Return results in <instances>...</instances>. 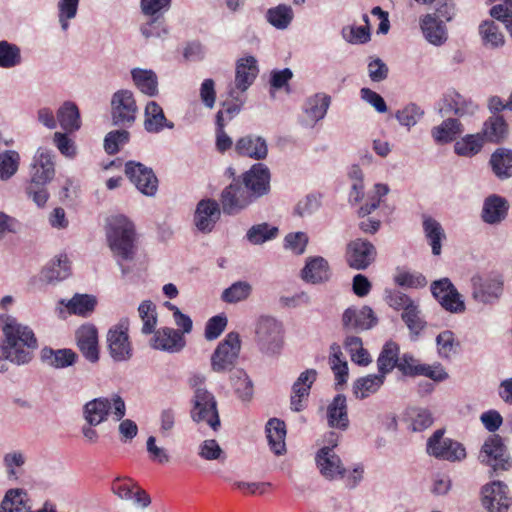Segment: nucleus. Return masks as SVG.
I'll return each instance as SVG.
<instances>
[{
  "mask_svg": "<svg viewBox=\"0 0 512 512\" xmlns=\"http://www.w3.org/2000/svg\"><path fill=\"white\" fill-rule=\"evenodd\" d=\"M0 327L4 335L0 343L1 358L18 366L28 364L38 347L33 330L8 314H0Z\"/></svg>",
  "mask_w": 512,
  "mask_h": 512,
  "instance_id": "obj_1",
  "label": "nucleus"
},
{
  "mask_svg": "<svg viewBox=\"0 0 512 512\" xmlns=\"http://www.w3.org/2000/svg\"><path fill=\"white\" fill-rule=\"evenodd\" d=\"M106 239L113 255L118 259L122 273L127 270L122 261L133 260L136 252V231L132 221L124 215L111 216L106 224Z\"/></svg>",
  "mask_w": 512,
  "mask_h": 512,
  "instance_id": "obj_2",
  "label": "nucleus"
},
{
  "mask_svg": "<svg viewBox=\"0 0 512 512\" xmlns=\"http://www.w3.org/2000/svg\"><path fill=\"white\" fill-rule=\"evenodd\" d=\"M284 326L275 317L262 315L255 324V341L267 356H277L284 347Z\"/></svg>",
  "mask_w": 512,
  "mask_h": 512,
  "instance_id": "obj_3",
  "label": "nucleus"
},
{
  "mask_svg": "<svg viewBox=\"0 0 512 512\" xmlns=\"http://www.w3.org/2000/svg\"><path fill=\"white\" fill-rule=\"evenodd\" d=\"M113 415L115 421H120L126 414L124 400L117 394L108 397H99L88 401L83 406V418L91 425H100Z\"/></svg>",
  "mask_w": 512,
  "mask_h": 512,
  "instance_id": "obj_4",
  "label": "nucleus"
},
{
  "mask_svg": "<svg viewBox=\"0 0 512 512\" xmlns=\"http://www.w3.org/2000/svg\"><path fill=\"white\" fill-rule=\"evenodd\" d=\"M129 326V319L122 318L107 332L108 352L115 362H127L133 357L134 349L129 336Z\"/></svg>",
  "mask_w": 512,
  "mask_h": 512,
  "instance_id": "obj_5",
  "label": "nucleus"
},
{
  "mask_svg": "<svg viewBox=\"0 0 512 512\" xmlns=\"http://www.w3.org/2000/svg\"><path fill=\"white\" fill-rule=\"evenodd\" d=\"M445 431L438 429L428 438L426 444L427 453L439 460L448 462H461L466 456V449L462 443L444 437Z\"/></svg>",
  "mask_w": 512,
  "mask_h": 512,
  "instance_id": "obj_6",
  "label": "nucleus"
},
{
  "mask_svg": "<svg viewBox=\"0 0 512 512\" xmlns=\"http://www.w3.org/2000/svg\"><path fill=\"white\" fill-rule=\"evenodd\" d=\"M138 107L134 94L128 89L116 91L111 97V119L115 126L131 127L137 117Z\"/></svg>",
  "mask_w": 512,
  "mask_h": 512,
  "instance_id": "obj_7",
  "label": "nucleus"
},
{
  "mask_svg": "<svg viewBox=\"0 0 512 512\" xmlns=\"http://www.w3.org/2000/svg\"><path fill=\"white\" fill-rule=\"evenodd\" d=\"M191 417L195 422L207 423L214 431L220 427L216 399L205 388H198L194 392Z\"/></svg>",
  "mask_w": 512,
  "mask_h": 512,
  "instance_id": "obj_8",
  "label": "nucleus"
},
{
  "mask_svg": "<svg viewBox=\"0 0 512 512\" xmlns=\"http://www.w3.org/2000/svg\"><path fill=\"white\" fill-rule=\"evenodd\" d=\"M478 458L481 463L490 466L494 471H506L512 465V459L503 439L496 434L490 435L484 441Z\"/></svg>",
  "mask_w": 512,
  "mask_h": 512,
  "instance_id": "obj_9",
  "label": "nucleus"
},
{
  "mask_svg": "<svg viewBox=\"0 0 512 512\" xmlns=\"http://www.w3.org/2000/svg\"><path fill=\"white\" fill-rule=\"evenodd\" d=\"M241 341L239 334L230 332L221 341L211 356V368L220 373L231 370L239 356Z\"/></svg>",
  "mask_w": 512,
  "mask_h": 512,
  "instance_id": "obj_10",
  "label": "nucleus"
},
{
  "mask_svg": "<svg viewBox=\"0 0 512 512\" xmlns=\"http://www.w3.org/2000/svg\"><path fill=\"white\" fill-rule=\"evenodd\" d=\"M220 202L224 214L237 215L255 200L240 182V179H234L230 185L222 190Z\"/></svg>",
  "mask_w": 512,
  "mask_h": 512,
  "instance_id": "obj_11",
  "label": "nucleus"
},
{
  "mask_svg": "<svg viewBox=\"0 0 512 512\" xmlns=\"http://www.w3.org/2000/svg\"><path fill=\"white\" fill-rule=\"evenodd\" d=\"M238 179L256 201L270 192L271 174L263 163L253 164Z\"/></svg>",
  "mask_w": 512,
  "mask_h": 512,
  "instance_id": "obj_12",
  "label": "nucleus"
},
{
  "mask_svg": "<svg viewBox=\"0 0 512 512\" xmlns=\"http://www.w3.org/2000/svg\"><path fill=\"white\" fill-rule=\"evenodd\" d=\"M376 257V247L368 240L357 238L347 244L345 259L352 269L365 270L374 263Z\"/></svg>",
  "mask_w": 512,
  "mask_h": 512,
  "instance_id": "obj_13",
  "label": "nucleus"
},
{
  "mask_svg": "<svg viewBox=\"0 0 512 512\" xmlns=\"http://www.w3.org/2000/svg\"><path fill=\"white\" fill-rule=\"evenodd\" d=\"M125 174L135 187L146 196H154L158 189V179L152 168L136 162L125 163Z\"/></svg>",
  "mask_w": 512,
  "mask_h": 512,
  "instance_id": "obj_14",
  "label": "nucleus"
},
{
  "mask_svg": "<svg viewBox=\"0 0 512 512\" xmlns=\"http://www.w3.org/2000/svg\"><path fill=\"white\" fill-rule=\"evenodd\" d=\"M431 292L439 304L451 313L465 311V303L450 279L442 278L431 284Z\"/></svg>",
  "mask_w": 512,
  "mask_h": 512,
  "instance_id": "obj_15",
  "label": "nucleus"
},
{
  "mask_svg": "<svg viewBox=\"0 0 512 512\" xmlns=\"http://www.w3.org/2000/svg\"><path fill=\"white\" fill-rule=\"evenodd\" d=\"M222 207L211 198L200 200L195 208L193 223L198 231L207 234L213 231L221 218Z\"/></svg>",
  "mask_w": 512,
  "mask_h": 512,
  "instance_id": "obj_16",
  "label": "nucleus"
},
{
  "mask_svg": "<svg viewBox=\"0 0 512 512\" xmlns=\"http://www.w3.org/2000/svg\"><path fill=\"white\" fill-rule=\"evenodd\" d=\"M472 297L482 304H494L497 302L504 290V283L500 277L482 278L475 276L471 279Z\"/></svg>",
  "mask_w": 512,
  "mask_h": 512,
  "instance_id": "obj_17",
  "label": "nucleus"
},
{
  "mask_svg": "<svg viewBox=\"0 0 512 512\" xmlns=\"http://www.w3.org/2000/svg\"><path fill=\"white\" fill-rule=\"evenodd\" d=\"M55 173L54 153L47 148H38L30 164L29 180L49 184L54 179Z\"/></svg>",
  "mask_w": 512,
  "mask_h": 512,
  "instance_id": "obj_18",
  "label": "nucleus"
},
{
  "mask_svg": "<svg viewBox=\"0 0 512 512\" xmlns=\"http://www.w3.org/2000/svg\"><path fill=\"white\" fill-rule=\"evenodd\" d=\"M258 72L259 69L255 57L246 56L239 59L236 63L235 86L229 89V96L239 101L238 91L245 92L255 81Z\"/></svg>",
  "mask_w": 512,
  "mask_h": 512,
  "instance_id": "obj_19",
  "label": "nucleus"
},
{
  "mask_svg": "<svg viewBox=\"0 0 512 512\" xmlns=\"http://www.w3.org/2000/svg\"><path fill=\"white\" fill-rule=\"evenodd\" d=\"M111 491L120 499L133 501L135 505L146 508L150 505V496L130 478L117 477L111 484Z\"/></svg>",
  "mask_w": 512,
  "mask_h": 512,
  "instance_id": "obj_20",
  "label": "nucleus"
},
{
  "mask_svg": "<svg viewBox=\"0 0 512 512\" xmlns=\"http://www.w3.org/2000/svg\"><path fill=\"white\" fill-rule=\"evenodd\" d=\"M315 369H306L296 379L292 385L290 396V408L292 411L300 412L306 407V402L310 394V389L317 379Z\"/></svg>",
  "mask_w": 512,
  "mask_h": 512,
  "instance_id": "obj_21",
  "label": "nucleus"
},
{
  "mask_svg": "<svg viewBox=\"0 0 512 512\" xmlns=\"http://www.w3.org/2000/svg\"><path fill=\"white\" fill-rule=\"evenodd\" d=\"M321 475L328 480L343 478L346 469L340 457L331 450V447H322L315 457Z\"/></svg>",
  "mask_w": 512,
  "mask_h": 512,
  "instance_id": "obj_22",
  "label": "nucleus"
},
{
  "mask_svg": "<svg viewBox=\"0 0 512 512\" xmlns=\"http://www.w3.org/2000/svg\"><path fill=\"white\" fill-rule=\"evenodd\" d=\"M153 333L154 335L150 340V346L153 349L168 353H178L186 345L183 334L173 328L163 327L154 330Z\"/></svg>",
  "mask_w": 512,
  "mask_h": 512,
  "instance_id": "obj_23",
  "label": "nucleus"
},
{
  "mask_svg": "<svg viewBox=\"0 0 512 512\" xmlns=\"http://www.w3.org/2000/svg\"><path fill=\"white\" fill-rule=\"evenodd\" d=\"M483 504L490 512H505L511 504L507 486L494 481L483 488Z\"/></svg>",
  "mask_w": 512,
  "mask_h": 512,
  "instance_id": "obj_24",
  "label": "nucleus"
},
{
  "mask_svg": "<svg viewBox=\"0 0 512 512\" xmlns=\"http://www.w3.org/2000/svg\"><path fill=\"white\" fill-rule=\"evenodd\" d=\"M342 322L347 329L363 331L376 325L377 318L373 310L368 306L361 308L350 307L344 311Z\"/></svg>",
  "mask_w": 512,
  "mask_h": 512,
  "instance_id": "obj_25",
  "label": "nucleus"
},
{
  "mask_svg": "<svg viewBox=\"0 0 512 512\" xmlns=\"http://www.w3.org/2000/svg\"><path fill=\"white\" fill-rule=\"evenodd\" d=\"M234 148L238 155L249 157L257 161L266 159L268 155L266 140L261 136L253 134L239 138Z\"/></svg>",
  "mask_w": 512,
  "mask_h": 512,
  "instance_id": "obj_26",
  "label": "nucleus"
},
{
  "mask_svg": "<svg viewBox=\"0 0 512 512\" xmlns=\"http://www.w3.org/2000/svg\"><path fill=\"white\" fill-rule=\"evenodd\" d=\"M77 346L83 356L91 363L99 360L98 332L93 325H82L76 331Z\"/></svg>",
  "mask_w": 512,
  "mask_h": 512,
  "instance_id": "obj_27",
  "label": "nucleus"
},
{
  "mask_svg": "<svg viewBox=\"0 0 512 512\" xmlns=\"http://www.w3.org/2000/svg\"><path fill=\"white\" fill-rule=\"evenodd\" d=\"M444 108L460 118L472 117L478 110V104L455 90L448 91L443 98Z\"/></svg>",
  "mask_w": 512,
  "mask_h": 512,
  "instance_id": "obj_28",
  "label": "nucleus"
},
{
  "mask_svg": "<svg viewBox=\"0 0 512 512\" xmlns=\"http://www.w3.org/2000/svg\"><path fill=\"white\" fill-rule=\"evenodd\" d=\"M331 272L328 261L321 256L309 257L301 270L305 282L319 284L330 279Z\"/></svg>",
  "mask_w": 512,
  "mask_h": 512,
  "instance_id": "obj_29",
  "label": "nucleus"
},
{
  "mask_svg": "<svg viewBox=\"0 0 512 512\" xmlns=\"http://www.w3.org/2000/svg\"><path fill=\"white\" fill-rule=\"evenodd\" d=\"M420 27L424 38L434 46H441L447 41V29L443 21L435 15H424L420 19Z\"/></svg>",
  "mask_w": 512,
  "mask_h": 512,
  "instance_id": "obj_30",
  "label": "nucleus"
},
{
  "mask_svg": "<svg viewBox=\"0 0 512 512\" xmlns=\"http://www.w3.org/2000/svg\"><path fill=\"white\" fill-rule=\"evenodd\" d=\"M144 116V128L149 133H160L164 128H174V123L167 120L163 109L155 101L147 103Z\"/></svg>",
  "mask_w": 512,
  "mask_h": 512,
  "instance_id": "obj_31",
  "label": "nucleus"
},
{
  "mask_svg": "<svg viewBox=\"0 0 512 512\" xmlns=\"http://www.w3.org/2000/svg\"><path fill=\"white\" fill-rule=\"evenodd\" d=\"M347 401L343 394H337L327 407L328 425L332 428L346 430L349 426Z\"/></svg>",
  "mask_w": 512,
  "mask_h": 512,
  "instance_id": "obj_32",
  "label": "nucleus"
},
{
  "mask_svg": "<svg viewBox=\"0 0 512 512\" xmlns=\"http://www.w3.org/2000/svg\"><path fill=\"white\" fill-rule=\"evenodd\" d=\"M70 274V264L66 255H58L41 271L40 280L51 284L66 279Z\"/></svg>",
  "mask_w": 512,
  "mask_h": 512,
  "instance_id": "obj_33",
  "label": "nucleus"
},
{
  "mask_svg": "<svg viewBox=\"0 0 512 512\" xmlns=\"http://www.w3.org/2000/svg\"><path fill=\"white\" fill-rule=\"evenodd\" d=\"M41 360L55 369H64L72 366L77 359V354L71 349H57L44 347L40 352Z\"/></svg>",
  "mask_w": 512,
  "mask_h": 512,
  "instance_id": "obj_34",
  "label": "nucleus"
},
{
  "mask_svg": "<svg viewBox=\"0 0 512 512\" xmlns=\"http://www.w3.org/2000/svg\"><path fill=\"white\" fill-rule=\"evenodd\" d=\"M270 449L276 455H282L286 451V425L278 418H271L265 427Z\"/></svg>",
  "mask_w": 512,
  "mask_h": 512,
  "instance_id": "obj_35",
  "label": "nucleus"
},
{
  "mask_svg": "<svg viewBox=\"0 0 512 512\" xmlns=\"http://www.w3.org/2000/svg\"><path fill=\"white\" fill-rule=\"evenodd\" d=\"M482 138L490 143L502 142L508 134V124L501 115H492L484 123L481 132Z\"/></svg>",
  "mask_w": 512,
  "mask_h": 512,
  "instance_id": "obj_36",
  "label": "nucleus"
},
{
  "mask_svg": "<svg viewBox=\"0 0 512 512\" xmlns=\"http://www.w3.org/2000/svg\"><path fill=\"white\" fill-rule=\"evenodd\" d=\"M28 455L24 450L12 449L6 452L2 458V464L9 480H18L24 472Z\"/></svg>",
  "mask_w": 512,
  "mask_h": 512,
  "instance_id": "obj_37",
  "label": "nucleus"
},
{
  "mask_svg": "<svg viewBox=\"0 0 512 512\" xmlns=\"http://www.w3.org/2000/svg\"><path fill=\"white\" fill-rule=\"evenodd\" d=\"M0 512H30L27 492L20 488L6 491L0 503Z\"/></svg>",
  "mask_w": 512,
  "mask_h": 512,
  "instance_id": "obj_38",
  "label": "nucleus"
},
{
  "mask_svg": "<svg viewBox=\"0 0 512 512\" xmlns=\"http://www.w3.org/2000/svg\"><path fill=\"white\" fill-rule=\"evenodd\" d=\"M507 201L497 195L486 198L482 210V219L488 224H496L501 222L507 215Z\"/></svg>",
  "mask_w": 512,
  "mask_h": 512,
  "instance_id": "obj_39",
  "label": "nucleus"
},
{
  "mask_svg": "<svg viewBox=\"0 0 512 512\" xmlns=\"http://www.w3.org/2000/svg\"><path fill=\"white\" fill-rule=\"evenodd\" d=\"M331 104V97L325 93H316L306 99L303 111L307 118L313 122L322 120Z\"/></svg>",
  "mask_w": 512,
  "mask_h": 512,
  "instance_id": "obj_40",
  "label": "nucleus"
},
{
  "mask_svg": "<svg viewBox=\"0 0 512 512\" xmlns=\"http://www.w3.org/2000/svg\"><path fill=\"white\" fill-rule=\"evenodd\" d=\"M464 131L462 123L456 118H447L431 130L434 141L438 144L450 143Z\"/></svg>",
  "mask_w": 512,
  "mask_h": 512,
  "instance_id": "obj_41",
  "label": "nucleus"
},
{
  "mask_svg": "<svg viewBox=\"0 0 512 512\" xmlns=\"http://www.w3.org/2000/svg\"><path fill=\"white\" fill-rule=\"evenodd\" d=\"M134 85L143 94L153 97L158 94V77L153 70L134 68L131 70Z\"/></svg>",
  "mask_w": 512,
  "mask_h": 512,
  "instance_id": "obj_42",
  "label": "nucleus"
},
{
  "mask_svg": "<svg viewBox=\"0 0 512 512\" xmlns=\"http://www.w3.org/2000/svg\"><path fill=\"white\" fill-rule=\"evenodd\" d=\"M385 376L378 374H369L367 376L358 378L353 383V393L357 399H365L372 394H375L384 384Z\"/></svg>",
  "mask_w": 512,
  "mask_h": 512,
  "instance_id": "obj_43",
  "label": "nucleus"
},
{
  "mask_svg": "<svg viewBox=\"0 0 512 512\" xmlns=\"http://www.w3.org/2000/svg\"><path fill=\"white\" fill-rule=\"evenodd\" d=\"M265 19L275 29L286 30L294 19V11L290 5L279 4L266 11Z\"/></svg>",
  "mask_w": 512,
  "mask_h": 512,
  "instance_id": "obj_44",
  "label": "nucleus"
},
{
  "mask_svg": "<svg viewBox=\"0 0 512 512\" xmlns=\"http://www.w3.org/2000/svg\"><path fill=\"white\" fill-rule=\"evenodd\" d=\"M423 230L425 237L431 246L433 255H440L442 241L446 238L444 229L441 224L430 216H424Z\"/></svg>",
  "mask_w": 512,
  "mask_h": 512,
  "instance_id": "obj_45",
  "label": "nucleus"
},
{
  "mask_svg": "<svg viewBox=\"0 0 512 512\" xmlns=\"http://www.w3.org/2000/svg\"><path fill=\"white\" fill-rule=\"evenodd\" d=\"M479 35L483 45L490 49H497L505 44V37L499 26L492 20H485L479 25Z\"/></svg>",
  "mask_w": 512,
  "mask_h": 512,
  "instance_id": "obj_46",
  "label": "nucleus"
},
{
  "mask_svg": "<svg viewBox=\"0 0 512 512\" xmlns=\"http://www.w3.org/2000/svg\"><path fill=\"white\" fill-rule=\"evenodd\" d=\"M57 120L63 130L77 131L81 126L79 109L75 103L67 101L57 111Z\"/></svg>",
  "mask_w": 512,
  "mask_h": 512,
  "instance_id": "obj_47",
  "label": "nucleus"
},
{
  "mask_svg": "<svg viewBox=\"0 0 512 512\" xmlns=\"http://www.w3.org/2000/svg\"><path fill=\"white\" fill-rule=\"evenodd\" d=\"M398 361L399 346L393 341L385 343L377 359L379 373L386 377L388 373L398 366Z\"/></svg>",
  "mask_w": 512,
  "mask_h": 512,
  "instance_id": "obj_48",
  "label": "nucleus"
},
{
  "mask_svg": "<svg viewBox=\"0 0 512 512\" xmlns=\"http://www.w3.org/2000/svg\"><path fill=\"white\" fill-rule=\"evenodd\" d=\"M490 164L495 175L501 179L512 176V151L499 148L491 156Z\"/></svg>",
  "mask_w": 512,
  "mask_h": 512,
  "instance_id": "obj_49",
  "label": "nucleus"
},
{
  "mask_svg": "<svg viewBox=\"0 0 512 512\" xmlns=\"http://www.w3.org/2000/svg\"><path fill=\"white\" fill-rule=\"evenodd\" d=\"M150 19L143 23L140 27V32L143 37L149 39L164 40L169 34V29L165 23L163 15L149 16Z\"/></svg>",
  "mask_w": 512,
  "mask_h": 512,
  "instance_id": "obj_50",
  "label": "nucleus"
},
{
  "mask_svg": "<svg viewBox=\"0 0 512 512\" xmlns=\"http://www.w3.org/2000/svg\"><path fill=\"white\" fill-rule=\"evenodd\" d=\"M484 144V140L480 133L467 134L454 144V151L459 156L472 157L478 154Z\"/></svg>",
  "mask_w": 512,
  "mask_h": 512,
  "instance_id": "obj_51",
  "label": "nucleus"
},
{
  "mask_svg": "<svg viewBox=\"0 0 512 512\" xmlns=\"http://www.w3.org/2000/svg\"><path fill=\"white\" fill-rule=\"evenodd\" d=\"M21 49L7 40H0V68L12 69L22 63Z\"/></svg>",
  "mask_w": 512,
  "mask_h": 512,
  "instance_id": "obj_52",
  "label": "nucleus"
},
{
  "mask_svg": "<svg viewBox=\"0 0 512 512\" xmlns=\"http://www.w3.org/2000/svg\"><path fill=\"white\" fill-rule=\"evenodd\" d=\"M231 384L235 393L243 401H249L253 396V383L247 373L242 369L233 370L230 375Z\"/></svg>",
  "mask_w": 512,
  "mask_h": 512,
  "instance_id": "obj_53",
  "label": "nucleus"
},
{
  "mask_svg": "<svg viewBox=\"0 0 512 512\" xmlns=\"http://www.w3.org/2000/svg\"><path fill=\"white\" fill-rule=\"evenodd\" d=\"M331 354L329 363L331 369L335 375L337 385H342L347 382L348 378V365L345 360L342 359L341 348L338 344L334 343L330 347Z\"/></svg>",
  "mask_w": 512,
  "mask_h": 512,
  "instance_id": "obj_54",
  "label": "nucleus"
},
{
  "mask_svg": "<svg viewBox=\"0 0 512 512\" xmlns=\"http://www.w3.org/2000/svg\"><path fill=\"white\" fill-rule=\"evenodd\" d=\"M252 293V286L247 281H236L224 289L221 299L229 304L245 301Z\"/></svg>",
  "mask_w": 512,
  "mask_h": 512,
  "instance_id": "obj_55",
  "label": "nucleus"
},
{
  "mask_svg": "<svg viewBox=\"0 0 512 512\" xmlns=\"http://www.w3.org/2000/svg\"><path fill=\"white\" fill-rule=\"evenodd\" d=\"M138 314L142 321L141 333L144 335L152 334L157 325V311L155 304L150 300H145L138 307Z\"/></svg>",
  "mask_w": 512,
  "mask_h": 512,
  "instance_id": "obj_56",
  "label": "nucleus"
},
{
  "mask_svg": "<svg viewBox=\"0 0 512 512\" xmlns=\"http://www.w3.org/2000/svg\"><path fill=\"white\" fill-rule=\"evenodd\" d=\"M20 154L15 150H6L0 153V179L7 181L18 171Z\"/></svg>",
  "mask_w": 512,
  "mask_h": 512,
  "instance_id": "obj_57",
  "label": "nucleus"
},
{
  "mask_svg": "<svg viewBox=\"0 0 512 512\" xmlns=\"http://www.w3.org/2000/svg\"><path fill=\"white\" fill-rule=\"evenodd\" d=\"M60 304L64 305L70 313L84 316L93 311L96 304V300L94 297L86 294H76L72 299L68 300L67 302L61 300Z\"/></svg>",
  "mask_w": 512,
  "mask_h": 512,
  "instance_id": "obj_58",
  "label": "nucleus"
},
{
  "mask_svg": "<svg viewBox=\"0 0 512 512\" xmlns=\"http://www.w3.org/2000/svg\"><path fill=\"white\" fill-rule=\"evenodd\" d=\"M278 234L277 227L267 223L253 225L246 233L247 240L253 245H260L274 239Z\"/></svg>",
  "mask_w": 512,
  "mask_h": 512,
  "instance_id": "obj_59",
  "label": "nucleus"
},
{
  "mask_svg": "<svg viewBox=\"0 0 512 512\" xmlns=\"http://www.w3.org/2000/svg\"><path fill=\"white\" fill-rule=\"evenodd\" d=\"M437 352L440 358L450 359L459 346V342L455 338V334L450 330L439 333L436 337Z\"/></svg>",
  "mask_w": 512,
  "mask_h": 512,
  "instance_id": "obj_60",
  "label": "nucleus"
},
{
  "mask_svg": "<svg viewBox=\"0 0 512 512\" xmlns=\"http://www.w3.org/2000/svg\"><path fill=\"white\" fill-rule=\"evenodd\" d=\"M401 318L412 335L418 336L426 327V321L421 316V310L417 303L402 312Z\"/></svg>",
  "mask_w": 512,
  "mask_h": 512,
  "instance_id": "obj_61",
  "label": "nucleus"
},
{
  "mask_svg": "<svg viewBox=\"0 0 512 512\" xmlns=\"http://www.w3.org/2000/svg\"><path fill=\"white\" fill-rule=\"evenodd\" d=\"M47 185L48 183L29 180L25 187L27 197L39 208L44 207L49 199Z\"/></svg>",
  "mask_w": 512,
  "mask_h": 512,
  "instance_id": "obj_62",
  "label": "nucleus"
},
{
  "mask_svg": "<svg viewBox=\"0 0 512 512\" xmlns=\"http://www.w3.org/2000/svg\"><path fill=\"white\" fill-rule=\"evenodd\" d=\"M130 134L125 129L109 132L104 139V149L109 155L116 154L120 148L128 143Z\"/></svg>",
  "mask_w": 512,
  "mask_h": 512,
  "instance_id": "obj_63",
  "label": "nucleus"
},
{
  "mask_svg": "<svg viewBox=\"0 0 512 512\" xmlns=\"http://www.w3.org/2000/svg\"><path fill=\"white\" fill-rule=\"evenodd\" d=\"M424 112L423 110L417 106L416 104H409L405 106L403 109L398 110L396 113V119L402 126L410 129L422 118Z\"/></svg>",
  "mask_w": 512,
  "mask_h": 512,
  "instance_id": "obj_64",
  "label": "nucleus"
}]
</instances>
